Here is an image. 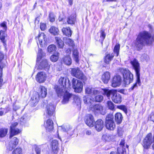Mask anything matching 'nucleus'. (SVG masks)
Returning a JSON list of instances; mask_svg holds the SVG:
<instances>
[{
    "instance_id": "36",
    "label": "nucleus",
    "mask_w": 154,
    "mask_h": 154,
    "mask_svg": "<svg viewBox=\"0 0 154 154\" xmlns=\"http://www.w3.org/2000/svg\"><path fill=\"white\" fill-rule=\"evenodd\" d=\"M106 106L108 109L111 110H115L114 104L111 101H108L106 102Z\"/></svg>"
},
{
    "instance_id": "30",
    "label": "nucleus",
    "mask_w": 154,
    "mask_h": 154,
    "mask_svg": "<svg viewBox=\"0 0 154 154\" xmlns=\"http://www.w3.org/2000/svg\"><path fill=\"white\" fill-rule=\"evenodd\" d=\"M83 100L84 103L90 106V107L93 104L94 102L93 100L91 98L88 97H86L85 96L83 97Z\"/></svg>"
},
{
    "instance_id": "28",
    "label": "nucleus",
    "mask_w": 154,
    "mask_h": 154,
    "mask_svg": "<svg viewBox=\"0 0 154 154\" xmlns=\"http://www.w3.org/2000/svg\"><path fill=\"white\" fill-rule=\"evenodd\" d=\"M114 56V53L106 54L104 58V61L106 63H109L112 60Z\"/></svg>"
},
{
    "instance_id": "26",
    "label": "nucleus",
    "mask_w": 154,
    "mask_h": 154,
    "mask_svg": "<svg viewBox=\"0 0 154 154\" xmlns=\"http://www.w3.org/2000/svg\"><path fill=\"white\" fill-rule=\"evenodd\" d=\"M106 127L108 130H113L116 127V125L114 121L105 122Z\"/></svg>"
},
{
    "instance_id": "38",
    "label": "nucleus",
    "mask_w": 154,
    "mask_h": 154,
    "mask_svg": "<svg viewBox=\"0 0 154 154\" xmlns=\"http://www.w3.org/2000/svg\"><path fill=\"white\" fill-rule=\"evenodd\" d=\"M59 53L58 52H55L50 57L51 60L53 62H56L59 58Z\"/></svg>"
},
{
    "instance_id": "49",
    "label": "nucleus",
    "mask_w": 154,
    "mask_h": 154,
    "mask_svg": "<svg viewBox=\"0 0 154 154\" xmlns=\"http://www.w3.org/2000/svg\"><path fill=\"white\" fill-rule=\"evenodd\" d=\"M117 108L122 110L126 113L127 112V109L126 106L124 105L118 106Z\"/></svg>"
},
{
    "instance_id": "60",
    "label": "nucleus",
    "mask_w": 154,
    "mask_h": 154,
    "mask_svg": "<svg viewBox=\"0 0 154 154\" xmlns=\"http://www.w3.org/2000/svg\"><path fill=\"white\" fill-rule=\"evenodd\" d=\"M124 152L122 148H118L117 149V154H124Z\"/></svg>"
},
{
    "instance_id": "9",
    "label": "nucleus",
    "mask_w": 154,
    "mask_h": 154,
    "mask_svg": "<svg viewBox=\"0 0 154 154\" xmlns=\"http://www.w3.org/2000/svg\"><path fill=\"white\" fill-rule=\"evenodd\" d=\"M37 44H39L41 47H45L47 44V39L46 35L44 33H41L38 37H36Z\"/></svg>"
},
{
    "instance_id": "57",
    "label": "nucleus",
    "mask_w": 154,
    "mask_h": 154,
    "mask_svg": "<svg viewBox=\"0 0 154 154\" xmlns=\"http://www.w3.org/2000/svg\"><path fill=\"white\" fill-rule=\"evenodd\" d=\"M5 109L2 108H0V116H2L7 113V112H5Z\"/></svg>"
},
{
    "instance_id": "51",
    "label": "nucleus",
    "mask_w": 154,
    "mask_h": 154,
    "mask_svg": "<svg viewBox=\"0 0 154 154\" xmlns=\"http://www.w3.org/2000/svg\"><path fill=\"white\" fill-rule=\"evenodd\" d=\"M118 135L121 137L122 136L124 132L123 128L120 127H118Z\"/></svg>"
},
{
    "instance_id": "46",
    "label": "nucleus",
    "mask_w": 154,
    "mask_h": 154,
    "mask_svg": "<svg viewBox=\"0 0 154 154\" xmlns=\"http://www.w3.org/2000/svg\"><path fill=\"white\" fill-rule=\"evenodd\" d=\"M131 64L133 66V67H139V64L138 61L136 59H134L131 62Z\"/></svg>"
},
{
    "instance_id": "12",
    "label": "nucleus",
    "mask_w": 154,
    "mask_h": 154,
    "mask_svg": "<svg viewBox=\"0 0 154 154\" xmlns=\"http://www.w3.org/2000/svg\"><path fill=\"white\" fill-rule=\"evenodd\" d=\"M134 69L136 74V83L130 89L131 90H133L134 88H137V85L139 86H140L141 84L140 79V68H134Z\"/></svg>"
},
{
    "instance_id": "59",
    "label": "nucleus",
    "mask_w": 154,
    "mask_h": 154,
    "mask_svg": "<svg viewBox=\"0 0 154 154\" xmlns=\"http://www.w3.org/2000/svg\"><path fill=\"white\" fill-rule=\"evenodd\" d=\"M40 29L42 31L46 29L45 24L44 23H41L40 25Z\"/></svg>"
},
{
    "instance_id": "7",
    "label": "nucleus",
    "mask_w": 154,
    "mask_h": 154,
    "mask_svg": "<svg viewBox=\"0 0 154 154\" xmlns=\"http://www.w3.org/2000/svg\"><path fill=\"white\" fill-rule=\"evenodd\" d=\"M89 109L95 114L100 113L104 115L105 114V111L103 106L99 104H92L89 107Z\"/></svg>"
},
{
    "instance_id": "61",
    "label": "nucleus",
    "mask_w": 154,
    "mask_h": 154,
    "mask_svg": "<svg viewBox=\"0 0 154 154\" xmlns=\"http://www.w3.org/2000/svg\"><path fill=\"white\" fill-rule=\"evenodd\" d=\"M142 58H143L145 60H148L149 58V57L148 56L147 54H144L142 55L141 57Z\"/></svg>"
},
{
    "instance_id": "23",
    "label": "nucleus",
    "mask_w": 154,
    "mask_h": 154,
    "mask_svg": "<svg viewBox=\"0 0 154 154\" xmlns=\"http://www.w3.org/2000/svg\"><path fill=\"white\" fill-rule=\"evenodd\" d=\"M55 108L52 103L47 105L46 107V112L49 116H51L54 113Z\"/></svg>"
},
{
    "instance_id": "39",
    "label": "nucleus",
    "mask_w": 154,
    "mask_h": 154,
    "mask_svg": "<svg viewBox=\"0 0 154 154\" xmlns=\"http://www.w3.org/2000/svg\"><path fill=\"white\" fill-rule=\"evenodd\" d=\"M8 131V130L5 128L0 129V137H5Z\"/></svg>"
},
{
    "instance_id": "53",
    "label": "nucleus",
    "mask_w": 154,
    "mask_h": 154,
    "mask_svg": "<svg viewBox=\"0 0 154 154\" xmlns=\"http://www.w3.org/2000/svg\"><path fill=\"white\" fill-rule=\"evenodd\" d=\"M103 138L106 141H109L111 140V138L107 135L104 134L103 136Z\"/></svg>"
},
{
    "instance_id": "10",
    "label": "nucleus",
    "mask_w": 154,
    "mask_h": 154,
    "mask_svg": "<svg viewBox=\"0 0 154 154\" xmlns=\"http://www.w3.org/2000/svg\"><path fill=\"white\" fill-rule=\"evenodd\" d=\"M17 124L18 123L17 122H14L12 124L10 129V133L9 138H11V137H13L14 136L16 135L20 132L21 131L18 128H16Z\"/></svg>"
},
{
    "instance_id": "41",
    "label": "nucleus",
    "mask_w": 154,
    "mask_h": 154,
    "mask_svg": "<svg viewBox=\"0 0 154 154\" xmlns=\"http://www.w3.org/2000/svg\"><path fill=\"white\" fill-rule=\"evenodd\" d=\"M63 62L66 65L69 66L72 63V60L69 56L65 57L63 58Z\"/></svg>"
},
{
    "instance_id": "52",
    "label": "nucleus",
    "mask_w": 154,
    "mask_h": 154,
    "mask_svg": "<svg viewBox=\"0 0 154 154\" xmlns=\"http://www.w3.org/2000/svg\"><path fill=\"white\" fill-rule=\"evenodd\" d=\"M103 99V96L101 95H97L95 97V100L96 102H101L102 101Z\"/></svg>"
},
{
    "instance_id": "58",
    "label": "nucleus",
    "mask_w": 154,
    "mask_h": 154,
    "mask_svg": "<svg viewBox=\"0 0 154 154\" xmlns=\"http://www.w3.org/2000/svg\"><path fill=\"white\" fill-rule=\"evenodd\" d=\"M0 27L3 28V29L4 31H6L7 29L6 23L5 22H3L1 23L0 25Z\"/></svg>"
},
{
    "instance_id": "25",
    "label": "nucleus",
    "mask_w": 154,
    "mask_h": 154,
    "mask_svg": "<svg viewBox=\"0 0 154 154\" xmlns=\"http://www.w3.org/2000/svg\"><path fill=\"white\" fill-rule=\"evenodd\" d=\"M58 142L56 140H53L51 142L52 151L54 153L57 154L59 150Z\"/></svg>"
},
{
    "instance_id": "19",
    "label": "nucleus",
    "mask_w": 154,
    "mask_h": 154,
    "mask_svg": "<svg viewBox=\"0 0 154 154\" xmlns=\"http://www.w3.org/2000/svg\"><path fill=\"white\" fill-rule=\"evenodd\" d=\"M111 78L110 73L108 71H106L103 73L101 76V79L104 84H106L109 81Z\"/></svg>"
},
{
    "instance_id": "32",
    "label": "nucleus",
    "mask_w": 154,
    "mask_h": 154,
    "mask_svg": "<svg viewBox=\"0 0 154 154\" xmlns=\"http://www.w3.org/2000/svg\"><path fill=\"white\" fill-rule=\"evenodd\" d=\"M45 54L43 52L42 49H40L38 50L37 55V65L38 63V61H39L42 57L45 55Z\"/></svg>"
},
{
    "instance_id": "56",
    "label": "nucleus",
    "mask_w": 154,
    "mask_h": 154,
    "mask_svg": "<svg viewBox=\"0 0 154 154\" xmlns=\"http://www.w3.org/2000/svg\"><path fill=\"white\" fill-rule=\"evenodd\" d=\"M49 18L50 21L51 22H53L54 21L55 18L54 14L52 13H50L49 14Z\"/></svg>"
},
{
    "instance_id": "8",
    "label": "nucleus",
    "mask_w": 154,
    "mask_h": 154,
    "mask_svg": "<svg viewBox=\"0 0 154 154\" xmlns=\"http://www.w3.org/2000/svg\"><path fill=\"white\" fill-rule=\"evenodd\" d=\"M72 88L76 92H80L82 90L83 84L80 81L73 78L72 80Z\"/></svg>"
},
{
    "instance_id": "40",
    "label": "nucleus",
    "mask_w": 154,
    "mask_h": 154,
    "mask_svg": "<svg viewBox=\"0 0 154 154\" xmlns=\"http://www.w3.org/2000/svg\"><path fill=\"white\" fill-rule=\"evenodd\" d=\"M4 31V30H2L0 31V39L4 44H5V37L6 35Z\"/></svg>"
},
{
    "instance_id": "15",
    "label": "nucleus",
    "mask_w": 154,
    "mask_h": 154,
    "mask_svg": "<svg viewBox=\"0 0 154 154\" xmlns=\"http://www.w3.org/2000/svg\"><path fill=\"white\" fill-rule=\"evenodd\" d=\"M46 79V75L44 72H38L36 77L37 81L40 83L44 82Z\"/></svg>"
},
{
    "instance_id": "29",
    "label": "nucleus",
    "mask_w": 154,
    "mask_h": 154,
    "mask_svg": "<svg viewBox=\"0 0 154 154\" xmlns=\"http://www.w3.org/2000/svg\"><path fill=\"white\" fill-rule=\"evenodd\" d=\"M56 42L58 47L60 48H62L64 46V43L61 40L60 37L56 36L55 38Z\"/></svg>"
},
{
    "instance_id": "17",
    "label": "nucleus",
    "mask_w": 154,
    "mask_h": 154,
    "mask_svg": "<svg viewBox=\"0 0 154 154\" xmlns=\"http://www.w3.org/2000/svg\"><path fill=\"white\" fill-rule=\"evenodd\" d=\"M39 97L38 94L35 93L31 97L30 101V104L32 106H35L37 104L39 100Z\"/></svg>"
},
{
    "instance_id": "35",
    "label": "nucleus",
    "mask_w": 154,
    "mask_h": 154,
    "mask_svg": "<svg viewBox=\"0 0 154 154\" xmlns=\"http://www.w3.org/2000/svg\"><path fill=\"white\" fill-rule=\"evenodd\" d=\"M72 54L74 60L76 63H78L79 60V52L76 49H74L73 51Z\"/></svg>"
},
{
    "instance_id": "34",
    "label": "nucleus",
    "mask_w": 154,
    "mask_h": 154,
    "mask_svg": "<svg viewBox=\"0 0 154 154\" xmlns=\"http://www.w3.org/2000/svg\"><path fill=\"white\" fill-rule=\"evenodd\" d=\"M48 51L50 53H54L56 51L57 47L54 45H51L48 46Z\"/></svg>"
},
{
    "instance_id": "54",
    "label": "nucleus",
    "mask_w": 154,
    "mask_h": 154,
    "mask_svg": "<svg viewBox=\"0 0 154 154\" xmlns=\"http://www.w3.org/2000/svg\"><path fill=\"white\" fill-rule=\"evenodd\" d=\"M100 33H101V35H100V37L101 38V39L103 40L105 38V36H106V35L104 31H103V30H101L100 31Z\"/></svg>"
},
{
    "instance_id": "20",
    "label": "nucleus",
    "mask_w": 154,
    "mask_h": 154,
    "mask_svg": "<svg viewBox=\"0 0 154 154\" xmlns=\"http://www.w3.org/2000/svg\"><path fill=\"white\" fill-rule=\"evenodd\" d=\"M53 122L50 119H48L44 125L46 130L48 132H51L54 128Z\"/></svg>"
},
{
    "instance_id": "27",
    "label": "nucleus",
    "mask_w": 154,
    "mask_h": 154,
    "mask_svg": "<svg viewBox=\"0 0 154 154\" xmlns=\"http://www.w3.org/2000/svg\"><path fill=\"white\" fill-rule=\"evenodd\" d=\"M115 120L118 124H120L122 120V116L121 113L118 112L115 115Z\"/></svg>"
},
{
    "instance_id": "16",
    "label": "nucleus",
    "mask_w": 154,
    "mask_h": 154,
    "mask_svg": "<svg viewBox=\"0 0 154 154\" xmlns=\"http://www.w3.org/2000/svg\"><path fill=\"white\" fill-rule=\"evenodd\" d=\"M104 127V122L101 119L97 120L95 123L94 127L98 132L101 131Z\"/></svg>"
},
{
    "instance_id": "24",
    "label": "nucleus",
    "mask_w": 154,
    "mask_h": 154,
    "mask_svg": "<svg viewBox=\"0 0 154 154\" xmlns=\"http://www.w3.org/2000/svg\"><path fill=\"white\" fill-rule=\"evenodd\" d=\"M36 65L38 67H51V64L50 63L48 62L46 59L43 60L40 63L39 61H38V63Z\"/></svg>"
},
{
    "instance_id": "2",
    "label": "nucleus",
    "mask_w": 154,
    "mask_h": 154,
    "mask_svg": "<svg viewBox=\"0 0 154 154\" xmlns=\"http://www.w3.org/2000/svg\"><path fill=\"white\" fill-rule=\"evenodd\" d=\"M100 91L103 95H106L108 98L112 95V100L115 103H120L122 102V96L116 90H109L106 89H101Z\"/></svg>"
},
{
    "instance_id": "48",
    "label": "nucleus",
    "mask_w": 154,
    "mask_h": 154,
    "mask_svg": "<svg viewBox=\"0 0 154 154\" xmlns=\"http://www.w3.org/2000/svg\"><path fill=\"white\" fill-rule=\"evenodd\" d=\"M113 116L111 114L108 115L106 118L105 122H107L110 121H114L113 119Z\"/></svg>"
},
{
    "instance_id": "3",
    "label": "nucleus",
    "mask_w": 154,
    "mask_h": 154,
    "mask_svg": "<svg viewBox=\"0 0 154 154\" xmlns=\"http://www.w3.org/2000/svg\"><path fill=\"white\" fill-rule=\"evenodd\" d=\"M119 70L123 75L124 84L128 85L133 82V75L128 69L125 68H121Z\"/></svg>"
},
{
    "instance_id": "43",
    "label": "nucleus",
    "mask_w": 154,
    "mask_h": 154,
    "mask_svg": "<svg viewBox=\"0 0 154 154\" xmlns=\"http://www.w3.org/2000/svg\"><path fill=\"white\" fill-rule=\"evenodd\" d=\"M74 103L77 106H80L81 102L80 98L77 96L74 97Z\"/></svg>"
},
{
    "instance_id": "1",
    "label": "nucleus",
    "mask_w": 154,
    "mask_h": 154,
    "mask_svg": "<svg viewBox=\"0 0 154 154\" xmlns=\"http://www.w3.org/2000/svg\"><path fill=\"white\" fill-rule=\"evenodd\" d=\"M153 36L149 32L144 31L140 32L136 38L135 45L140 49L146 44H150L154 41Z\"/></svg>"
},
{
    "instance_id": "45",
    "label": "nucleus",
    "mask_w": 154,
    "mask_h": 154,
    "mask_svg": "<svg viewBox=\"0 0 154 154\" xmlns=\"http://www.w3.org/2000/svg\"><path fill=\"white\" fill-rule=\"evenodd\" d=\"M120 48L119 44H116L114 48V52L116 54V56H118L119 54V52Z\"/></svg>"
},
{
    "instance_id": "44",
    "label": "nucleus",
    "mask_w": 154,
    "mask_h": 154,
    "mask_svg": "<svg viewBox=\"0 0 154 154\" xmlns=\"http://www.w3.org/2000/svg\"><path fill=\"white\" fill-rule=\"evenodd\" d=\"M60 128L63 131L67 132L69 131V130L71 129V127L69 126H68V127L67 126H62L59 127V129H60Z\"/></svg>"
},
{
    "instance_id": "5",
    "label": "nucleus",
    "mask_w": 154,
    "mask_h": 154,
    "mask_svg": "<svg viewBox=\"0 0 154 154\" xmlns=\"http://www.w3.org/2000/svg\"><path fill=\"white\" fill-rule=\"evenodd\" d=\"M58 82L60 85L57 86L56 85L54 87V89L56 91V89L57 87H60V91L62 89L63 90L69 89L70 86V84L69 83V81L68 78L66 77H65L60 78L58 81Z\"/></svg>"
},
{
    "instance_id": "6",
    "label": "nucleus",
    "mask_w": 154,
    "mask_h": 154,
    "mask_svg": "<svg viewBox=\"0 0 154 154\" xmlns=\"http://www.w3.org/2000/svg\"><path fill=\"white\" fill-rule=\"evenodd\" d=\"M71 73L72 75L82 80L84 82L87 80L86 77L79 68H73L72 69Z\"/></svg>"
},
{
    "instance_id": "50",
    "label": "nucleus",
    "mask_w": 154,
    "mask_h": 154,
    "mask_svg": "<svg viewBox=\"0 0 154 154\" xmlns=\"http://www.w3.org/2000/svg\"><path fill=\"white\" fill-rule=\"evenodd\" d=\"M27 120L28 118H26V115L23 116L20 119V120L21 122V124H23Z\"/></svg>"
},
{
    "instance_id": "62",
    "label": "nucleus",
    "mask_w": 154,
    "mask_h": 154,
    "mask_svg": "<svg viewBox=\"0 0 154 154\" xmlns=\"http://www.w3.org/2000/svg\"><path fill=\"white\" fill-rule=\"evenodd\" d=\"M2 68H0V83H2L3 80L2 78Z\"/></svg>"
},
{
    "instance_id": "37",
    "label": "nucleus",
    "mask_w": 154,
    "mask_h": 154,
    "mask_svg": "<svg viewBox=\"0 0 154 154\" xmlns=\"http://www.w3.org/2000/svg\"><path fill=\"white\" fill-rule=\"evenodd\" d=\"M49 31L50 33L54 35H56L58 34L59 30L58 29L53 26H52L49 29Z\"/></svg>"
},
{
    "instance_id": "64",
    "label": "nucleus",
    "mask_w": 154,
    "mask_h": 154,
    "mask_svg": "<svg viewBox=\"0 0 154 154\" xmlns=\"http://www.w3.org/2000/svg\"><path fill=\"white\" fill-rule=\"evenodd\" d=\"M6 62L5 63H1L0 64V68L5 67L6 66Z\"/></svg>"
},
{
    "instance_id": "63",
    "label": "nucleus",
    "mask_w": 154,
    "mask_h": 154,
    "mask_svg": "<svg viewBox=\"0 0 154 154\" xmlns=\"http://www.w3.org/2000/svg\"><path fill=\"white\" fill-rule=\"evenodd\" d=\"M4 55L1 52H0V62L3 60L4 58Z\"/></svg>"
},
{
    "instance_id": "22",
    "label": "nucleus",
    "mask_w": 154,
    "mask_h": 154,
    "mask_svg": "<svg viewBox=\"0 0 154 154\" xmlns=\"http://www.w3.org/2000/svg\"><path fill=\"white\" fill-rule=\"evenodd\" d=\"M85 121L86 124L89 127H93L94 121V117L92 115H89Z\"/></svg>"
},
{
    "instance_id": "21",
    "label": "nucleus",
    "mask_w": 154,
    "mask_h": 154,
    "mask_svg": "<svg viewBox=\"0 0 154 154\" xmlns=\"http://www.w3.org/2000/svg\"><path fill=\"white\" fill-rule=\"evenodd\" d=\"M47 89L43 86H40L39 88L38 94L39 97L40 96L42 98L45 97L47 94Z\"/></svg>"
},
{
    "instance_id": "13",
    "label": "nucleus",
    "mask_w": 154,
    "mask_h": 154,
    "mask_svg": "<svg viewBox=\"0 0 154 154\" xmlns=\"http://www.w3.org/2000/svg\"><path fill=\"white\" fill-rule=\"evenodd\" d=\"M122 78L120 75L114 76L112 82V86L114 88L119 87L121 85Z\"/></svg>"
},
{
    "instance_id": "18",
    "label": "nucleus",
    "mask_w": 154,
    "mask_h": 154,
    "mask_svg": "<svg viewBox=\"0 0 154 154\" xmlns=\"http://www.w3.org/2000/svg\"><path fill=\"white\" fill-rule=\"evenodd\" d=\"M101 89H100L99 91L97 89L92 88L91 86L87 87L85 89V92L86 94L93 95H95L98 94L100 91V90Z\"/></svg>"
},
{
    "instance_id": "33",
    "label": "nucleus",
    "mask_w": 154,
    "mask_h": 154,
    "mask_svg": "<svg viewBox=\"0 0 154 154\" xmlns=\"http://www.w3.org/2000/svg\"><path fill=\"white\" fill-rule=\"evenodd\" d=\"M62 32L64 34L69 36H71L72 33V31L69 27L63 28L62 29Z\"/></svg>"
},
{
    "instance_id": "47",
    "label": "nucleus",
    "mask_w": 154,
    "mask_h": 154,
    "mask_svg": "<svg viewBox=\"0 0 154 154\" xmlns=\"http://www.w3.org/2000/svg\"><path fill=\"white\" fill-rule=\"evenodd\" d=\"M22 149L19 147L17 148L13 152V154H22Z\"/></svg>"
},
{
    "instance_id": "42",
    "label": "nucleus",
    "mask_w": 154,
    "mask_h": 154,
    "mask_svg": "<svg viewBox=\"0 0 154 154\" xmlns=\"http://www.w3.org/2000/svg\"><path fill=\"white\" fill-rule=\"evenodd\" d=\"M66 44H68L70 46H73L74 45V41L71 39L67 38H64Z\"/></svg>"
},
{
    "instance_id": "55",
    "label": "nucleus",
    "mask_w": 154,
    "mask_h": 154,
    "mask_svg": "<svg viewBox=\"0 0 154 154\" xmlns=\"http://www.w3.org/2000/svg\"><path fill=\"white\" fill-rule=\"evenodd\" d=\"M35 151L36 154H40L41 149L39 146H36L35 148Z\"/></svg>"
},
{
    "instance_id": "4",
    "label": "nucleus",
    "mask_w": 154,
    "mask_h": 154,
    "mask_svg": "<svg viewBox=\"0 0 154 154\" xmlns=\"http://www.w3.org/2000/svg\"><path fill=\"white\" fill-rule=\"evenodd\" d=\"M60 86L57 87L56 89V92L58 97L63 95V99L62 103L63 104H65L68 102L72 95L69 93V89L63 90L62 89L61 91H60Z\"/></svg>"
},
{
    "instance_id": "11",
    "label": "nucleus",
    "mask_w": 154,
    "mask_h": 154,
    "mask_svg": "<svg viewBox=\"0 0 154 154\" xmlns=\"http://www.w3.org/2000/svg\"><path fill=\"white\" fill-rule=\"evenodd\" d=\"M154 141V137L153 139H152V134L149 133L148 134L143 140V146L144 148H148Z\"/></svg>"
},
{
    "instance_id": "14",
    "label": "nucleus",
    "mask_w": 154,
    "mask_h": 154,
    "mask_svg": "<svg viewBox=\"0 0 154 154\" xmlns=\"http://www.w3.org/2000/svg\"><path fill=\"white\" fill-rule=\"evenodd\" d=\"M9 138L11 140L9 143V144L7 147V148L10 151H11L17 145L19 142V140L16 137H14L13 138L11 137V138Z\"/></svg>"
},
{
    "instance_id": "31",
    "label": "nucleus",
    "mask_w": 154,
    "mask_h": 154,
    "mask_svg": "<svg viewBox=\"0 0 154 154\" xmlns=\"http://www.w3.org/2000/svg\"><path fill=\"white\" fill-rule=\"evenodd\" d=\"M76 15L75 14L71 15L69 17L67 20L68 23L69 24H74L75 20Z\"/></svg>"
}]
</instances>
